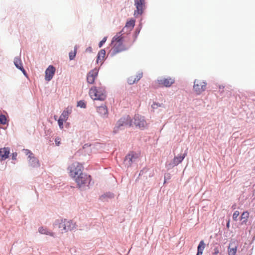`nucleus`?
<instances>
[{
  "mask_svg": "<svg viewBox=\"0 0 255 255\" xmlns=\"http://www.w3.org/2000/svg\"><path fill=\"white\" fill-rule=\"evenodd\" d=\"M132 121L128 115H126L122 117L116 124L114 128L113 132L118 133L120 130L124 129L127 127H131L132 125Z\"/></svg>",
  "mask_w": 255,
  "mask_h": 255,
  "instance_id": "1",
  "label": "nucleus"
},
{
  "mask_svg": "<svg viewBox=\"0 0 255 255\" xmlns=\"http://www.w3.org/2000/svg\"><path fill=\"white\" fill-rule=\"evenodd\" d=\"M75 178V181L77 184L78 187L81 190H85L89 186L91 181L90 175L87 174L80 172L79 175Z\"/></svg>",
  "mask_w": 255,
  "mask_h": 255,
  "instance_id": "2",
  "label": "nucleus"
},
{
  "mask_svg": "<svg viewBox=\"0 0 255 255\" xmlns=\"http://www.w3.org/2000/svg\"><path fill=\"white\" fill-rule=\"evenodd\" d=\"M89 94L94 100L103 101L107 97L104 87H94L91 88L89 91Z\"/></svg>",
  "mask_w": 255,
  "mask_h": 255,
  "instance_id": "3",
  "label": "nucleus"
},
{
  "mask_svg": "<svg viewBox=\"0 0 255 255\" xmlns=\"http://www.w3.org/2000/svg\"><path fill=\"white\" fill-rule=\"evenodd\" d=\"M128 43L127 45L123 43H116L110 52L111 56L113 57L120 52L128 50L132 46V43Z\"/></svg>",
  "mask_w": 255,
  "mask_h": 255,
  "instance_id": "4",
  "label": "nucleus"
},
{
  "mask_svg": "<svg viewBox=\"0 0 255 255\" xmlns=\"http://www.w3.org/2000/svg\"><path fill=\"white\" fill-rule=\"evenodd\" d=\"M24 151L25 154L28 155L29 166L33 168L39 167L40 166L39 161L34 156L33 153L29 149H24Z\"/></svg>",
  "mask_w": 255,
  "mask_h": 255,
  "instance_id": "5",
  "label": "nucleus"
},
{
  "mask_svg": "<svg viewBox=\"0 0 255 255\" xmlns=\"http://www.w3.org/2000/svg\"><path fill=\"white\" fill-rule=\"evenodd\" d=\"M138 158L137 154L133 152H131L127 154L124 160V164L125 167L128 168L130 167L132 164L135 163Z\"/></svg>",
  "mask_w": 255,
  "mask_h": 255,
  "instance_id": "6",
  "label": "nucleus"
},
{
  "mask_svg": "<svg viewBox=\"0 0 255 255\" xmlns=\"http://www.w3.org/2000/svg\"><path fill=\"white\" fill-rule=\"evenodd\" d=\"M136 10L134 11V15H142L143 12V7L145 6V0H134Z\"/></svg>",
  "mask_w": 255,
  "mask_h": 255,
  "instance_id": "7",
  "label": "nucleus"
},
{
  "mask_svg": "<svg viewBox=\"0 0 255 255\" xmlns=\"http://www.w3.org/2000/svg\"><path fill=\"white\" fill-rule=\"evenodd\" d=\"M207 83L204 81L195 80L194 82L193 88L195 91L199 94L206 89Z\"/></svg>",
  "mask_w": 255,
  "mask_h": 255,
  "instance_id": "8",
  "label": "nucleus"
},
{
  "mask_svg": "<svg viewBox=\"0 0 255 255\" xmlns=\"http://www.w3.org/2000/svg\"><path fill=\"white\" fill-rule=\"evenodd\" d=\"M133 123L136 127H138L141 129H143L147 125L144 117L139 115L134 116Z\"/></svg>",
  "mask_w": 255,
  "mask_h": 255,
  "instance_id": "9",
  "label": "nucleus"
},
{
  "mask_svg": "<svg viewBox=\"0 0 255 255\" xmlns=\"http://www.w3.org/2000/svg\"><path fill=\"white\" fill-rule=\"evenodd\" d=\"M82 165L79 163H75L72 164L70 169V174L72 177L75 178L79 175L81 171Z\"/></svg>",
  "mask_w": 255,
  "mask_h": 255,
  "instance_id": "10",
  "label": "nucleus"
},
{
  "mask_svg": "<svg viewBox=\"0 0 255 255\" xmlns=\"http://www.w3.org/2000/svg\"><path fill=\"white\" fill-rule=\"evenodd\" d=\"M99 69L95 68L91 70L87 76V81L89 84H93L98 74Z\"/></svg>",
  "mask_w": 255,
  "mask_h": 255,
  "instance_id": "11",
  "label": "nucleus"
},
{
  "mask_svg": "<svg viewBox=\"0 0 255 255\" xmlns=\"http://www.w3.org/2000/svg\"><path fill=\"white\" fill-rule=\"evenodd\" d=\"M55 68L53 65H49L45 72V80L47 81H50L55 72Z\"/></svg>",
  "mask_w": 255,
  "mask_h": 255,
  "instance_id": "12",
  "label": "nucleus"
},
{
  "mask_svg": "<svg viewBox=\"0 0 255 255\" xmlns=\"http://www.w3.org/2000/svg\"><path fill=\"white\" fill-rule=\"evenodd\" d=\"M187 154V149L185 151L184 153L183 154H179L177 156H175L173 160L171 163L172 166H175L178 165L179 163H181L183 159L185 158V156Z\"/></svg>",
  "mask_w": 255,
  "mask_h": 255,
  "instance_id": "13",
  "label": "nucleus"
},
{
  "mask_svg": "<svg viewBox=\"0 0 255 255\" xmlns=\"http://www.w3.org/2000/svg\"><path fill=\"white\" fill-rule=\"evenodd\" d=\"M97 111L102 118L104 119L108 118V110L106 105L102 104L97 107Z\"/></svg>",
  "mask_w": 255,
  "mask_h": 255,
  "instance_id": "14",
  "label": "nucleus"
},
{
  "mask_svg": "<svg viewBox=\"0 0 255 255\" xmlns=\"http://www.w3.org/2000/svg\"><path fill=\"white\" fill-rule=\"evenodd\" d=\"M159 84L163 85L166 87H170L174 83V79L168 77L167 78H161L158 80Z\"/></svg>",
  "mask_w": 255,
  "mask_h": 255,
  "instance_id": "15",
  "label": "nucleus"
},
{
  "mask_svg": "<svg viewBox=\"0 0 255 255\" xmlns=\"http://www.w3.org/2000/svg\"><path fill=\"white\" fill-rule=\"evenodd\" d=\"M10 154L9 147H3L0 148V161L5 160L9 157Z\"/></svg>",
  "mask_w": 255,
  "mask_h": 255,
  "instance_id": "16",
  "label": "nucleus"
},
{
  "mask_svg": "<svg viewBox=\"0 0 255 255\" xmlns=\"http://www.w3.org/2000/svg\"><path fill=\"white\" fill-rule=\"evenodd\" d=\"M65 222H66L65 232H67L69 231H71L76 229L77 226L73 220H69L65 219Z\"/></svg>",
  "mask_w": 255,
  "mask_h": 255,
  "instance_id": "17",
  "label": "nucleus"
},
{
  "mask_svg": "<svg viewBox=\"0 0 255 255\" xmlns=\"http://www.w3.org/2000/svg\"><path fill=\"white\" fill-rule=\"evenodd\" d=\"M115 42H116V43H121L124 42H128V39L126 38L125 35H123L121 34H119L118 33L112 38V43Z\"/></svg>",
  "mask_w": 255,
  "mask_h": 255,
  "instance_id": "18",
  "label": "nucleus"
},
{
  "mask_svg": "<svg viewBox=\"0 0 255 255\" xmlns=\"http://www.w3.org/2000/svg\"><path fill=\"white\" fill-rule=\"evenodd\" d=\"M237 248V243L236 242L230 243L228 248L229 255H236Z\"/></svg>",
  "mask_w": 255,
  "mask_h": 255,
  "instance_id": "19",
  "label": "nucleus"
},
{
  "mask_svg": "<svg viewBox=\"0 0 255 255\" xmlns=\"http://www.w3.org/2000/svg\"><path fill=\"white\" fill-rule=\"evenodd\" d=\"M65 224L66 222H65V219L61 220H57L55 221L54 223V226L55 227H57L58 228H59L60 229L61 233H63L65 232Z\"/></svg>",
  "mask_w": 255,
  "mask_h": 255,
  "instance_id": "20",
  "label": "nucleus"
},
{
  "mask_svg": "<svg viewBox=\"0 0 255 255\" xmlns=\"http://www.w3.org/2000/svg\"><path fill=\"white\" fill-rule=\"evenodd\" d=\"M205 247V244L204 241H201L197 247V253L196 255H202Z\"/></svg>",
  "mask_w": 255,
  "mask_h": 255,
  "instance_id": "21",
  "label": "nucleus"
},
{
  "mask_svg": "<svg viewBox=\"0 0 255 255\" xmlns=\"http://www.w3.org/2000/svg\"><path fill=\"white\" fill-rule=\"evenodd\" d=\"M131 30H129L128 28L127 27L126 25L123 28L122 30L118 32V34H121L123 35H125L126 36L127 39L129 38V35L130 34V32Z\"/></svg>",
  "mask_w": 255,
  "mask_h": 255,
  "instance_id": "22",
  "label": "nucleus"
},
{
  "mask_svg": "<svg viewBox=\"0 0 255 255\" xmlns=\"http://www.w3.org/2000/svg\"><path fill=\"white\" fill-rule=\"evenodd\" d=\"M14 64L15 66L18 69H19L21 67H23L21 60L20 57L17 56L15 57L13 61Z\"/></svg>",
  "mask_w": 255,
  "mask_h": 255,
  "instance_id": "23",
  "label": "nucleus"
},
{
  "mask_svg": "<svg viewBox=\"0 0 255 255\" xmlns=\"http://www.w3.org/2000/svg\"><path fill=\"white\" fill-rule=\"evenodd\" d=\"M249 217V213L248 211L244 212L241 217L240 220L242 221V224H246L247 222L248 219Z\"/></svg>",
  "mask_w": 255,
  "mask_h": 255,
  "instance_id": "24",
  "label": "nucleus"
},
{
  "mask_svg": "<svg viewBox=\"0 0 255 255\" xmlns=\"http://www.w3.org/2000/svg\"><path fill=\"white\" fill-rule=\"evenodd\" d=\"M72 111L71 108L68 107L62 113L61 115L60 116L63 118L64 119L67 120L68 118V116L71 114Z\"/></svg>",
  "mask_w": 255,
  "mask_h": 255,
  "instance_id": "25",
  "label": "nucleus"
},
{
  "mask_svg": "<svg viewBox=\"0 0 255 255\" xmlns=\"http://www.w3.org/2000/svg\"><path fill=\"white\" fill-rule=\"evenodd\" d=\"M114 197V194L110 192H107L102 195L100 197V200L103 201H105L108 200V199H112Z\"/></svg>",
  "mask_w": 255,
  "mask_h": 255,
  "instance_id": "26",
  "label": "nucleus"
},
{
  "mask_svg": "<svg viewBox=\"0 0 255 255\" xmlns=\"http://www.w3.org/2000/svg\"><path fill=\"white\" fill-rule=\"evenodd\" d=\"M106 55V50L105 49H101L98 53L97 56V63L99 62V61L101 60V57H102V60L105 59V56Z\"/></svg>",
  "mask_w": 255,
  "mask_h": 255,
  "instance_id": "27",
  "label": "nucleus"
},
{
  "mask_svg": "<svg viewBox=\"0 0 255 255\" xmlns=\"http://www.w3.org/2000/svg\"><path fill=\"white\" fill-rule=\"evenodd\" d=\"M39 232L41 234H44L46 235H49L50 236H53L54 233L48 231L46 229H44L43 227H40L38 230Z\"/></svg>",
  "mask_w": 255,
  "mask_h": 255,
  "instance_id": "28",
  "label": "nucleus"
},
{
  "mask_svg": "<svg viewBox=\"0 0 255 255\" xmlns=\"http://www.w3.org/2000/svg\"><path fill=\"white\" fill-rule=\"evenodd\" d=\"M135 20L134 19H131L128 21L126 23V26L128 28L129 30H132L135 25Z\"/></svg>",
  "mask_w": 255,
  "mask_h": 255,
  "instance_id": "29",
  "label": "nucleus"
},
{
  "mask_svg": "<svg viewBox=\"0 0 255 255\" xmlns=\"http://www.w3.org/2000/svg\"><path fill=\"white\" fill-rule=\"evenodd\" d=\"M77 46L75 45L74 47V52L71 51L70 52H69V59L70 60H72L75 58L76 53H77Z\"/></svg>",
  "mask_w": 255,
  "mask_h": 255,
  "instance_id": "30",
  "label": "nucleus"
},
{
  "mask_svg": "<svg viewBox=\"0 0 255 255\" xmlns=\"http://www.w3.org/2000/svg\"><path fill=\"white\" fill-rule=\"evenodd\" d=\"M140 29H141V26L135 29L134 33L132 35V37H133V41L131 42L130 43H132V44H133L134 42V41L136 40V39L140 32Z\"/></svg>",
  "mask_w": 255,
  "mask_h": 255,
  "instance_id": "31",
  "label": "nucleus"
},
{
  "mask_svg": "<svg viewBox=\"0 0 255 255\" xmlns=\"http://www.w3.org/2000/svg\"><path fill=\"white\" fill-rule=\"evenodd\" d=\"M7 119L5 115L3 114L0 115V124L4 125L6 124Z\"/></svg>",
  "mask_w": 255,
  "mask_h": 255,
  "instance_id": "32",
  "label": "nucleus"
},
{
  "mask_svg": "<svg viewBox=\"0 0 255 255\" xmlns=\"http://www.w3.org/2000/svg\"><path fill=\"white\" fill-rule=\"evenodd\" d=\"M66 120L64 119L63 118L60 117L58 120V124L59 128L61 129L63 128V122Z\"/></svg>",
  "mask_w": 255,
  "mask_h": 255,
  "instance_id": "33",
  "label": "nucleus"
},
{
  "mask_svg": "<svg viewBox=\"0 0 255 255\" xmlns=\"http://www.w3.org/2000/svg\"><path fill=\"white\" fill-rule=\"evenodd\" d=\"M77 107H79L81 108H86V104L84 101L80 100L77 103Z\"/></svg>",
  "mask_w": 255,
  "mask_h": 255,
  "instance_id": "34",
  "label": "nucleus"
},
{
  "mask_svg": "<svg viewBox=\"0 0 255 255\" xmlns=\"http://www.w3.org/2000/svg\"><path fill=\"white\" fill-rule=\"evenodd\" d=\"M142 75H143V73L142 71H138L137 73V74H136L135 77H134L135 80L136 82H138L142 78Z\"/></svg>",
  "mask_w": 255,
  "mask_h": 255,
  "instance_id": "35",
  "label": "nucleus"
},
{
  "mask_svg": "<svg viewBox=\"0 0 255 255\" xmlns=\"http://www.w3.org/2000/svg\"><path fill=\"white\" fill-rule=\"evenodd\" d=\"M128 82L129 85L133 84L136 83L135 78L134 76H131L128 79Z\"/></svg>",
  "mask_w": 255,
  "mask_h": 255,
  "instance_id": "36",
  "label": "nucleus"
},
{
  "mask_svg": "<svg viewBox=\"0 0 255 255\" xmlns=\"http://www.w3.org/2000/svg\"><path fill=\"white\" fill-rule=\"evenodd\" d=\"M240 214V213L238 211H236L234 212L233 215V219L236 221L238 220V217Z\"/></svg>",
  "mask_w": 255,
  "mask_h": 255,
  "instance_id": "37",
  "label": "nucleus"
},
{
  "mask_svg": "<svg viewBox=\"0 0 255 255\" xmlns=\"http://www.w3.org/2000/svg\"><path fill=\"white\" fill-rule=\"evenodd\" d=\"M107 39V37H104L103 39L99 43V47H102L103 44L106 42Z\"/></svg>",
  "mask_w": 255,
  "mask_h": 255,
  "instance_id": "38",
  "label": "nucleus"
},
{
  "mask_svg": "<svg viewBox=\"0 0 255 255\" xmlns=\"http://www.w3.org/2000/svg\"><path fill=\"white\" fill-rule=\"evenodd\" d=\"M162 105V104H160L158 103L154 102L152 105L151 107L153 109H157L158 107H161Z\"/></svg>",
  "mask_w": 255,
  "mask_h": 255,
  "instance_id": "39",
  "label": "nucleus"
},
{
  "mask_svg": "<svg viewBox=\"0 0 255 255\" xmlns=\"http://www.w3.org/2000/svg\"><path fill=\"white\" fill-rule=\"evenodd\" d=\"M60 138L59 137H56L55 139V144L57 146H59L60 144Z\"/></svg>",
  "mask_w": 255,
  "mask_h": 255,
  "instance_id": "40",
  "label": "nucleus"
},
{
  "mask_svg": "<svg viewBox=\"0 0 255 255\" xmlns=\"http://www.w3.org/2000/svg\"><path fill=\"white\" fill-rule=\"evenodd\" d=\"M19 70H20L22 72V73L23 74V75L27 77V73H26V71L25 70V69H24L23 67H21V68H20Z\"/></svg>",
  "mask_w": 255,
  "mask_h": 255,
  "instance_id": "41",
  "label": "nucleus"
},
{
  "mask_svg": "<svg viewBox=\"0 0 255 255\" xmlns=\"http://www.w3.org/2000/svg\"><path fill=\"white\" fill-rule=\"evenodd\" d=\"M17 155V154L16 152L12 153V156H11V159L12 160H16V159Z\"/></svg>",
  "mask_w": 255,
  "mask_h": 255,
  "instance_id": "42",
  "label": "nucleus"
},
{
  "mask_svg": "<svg viewBox=\"0 0 255 255\" xmlns=\"http://www.w3.org/2000/svg\"><path fill=\"white\" fill-rule=\"evenodd\" d=\"M170 179V174L169 173L166 174L164 176V183L166 182L167 179Z\"/></svg>",
  "mask_w": 255,
  "mask_h": 255,
  "instance_id": "43",
  "label": "nucleus"
},
{
  "mask_svg": "<svg viewBox=\"0 0 255 255\" xmlns=\"http://www.w3.org/2000/svg\"><path fill=\"white\" fill-rule=\"evenodd\" d=\"M219 250L218 249V248H216L214 249V253H213V255H217L218 253H219Z\"/></svg>",
  "mask_w": 255,
  "mask_h": 255,
  "instance_id": "44",
  "label": "nucleus"
},
{
  "mask_svg": "<svg viewBox=\"0 0 255 255\" xmlns=\"http://www.w3.org/2000/svg\"><path fill=\"white\" fill-rule=\"evenodd\" d=\"M86 51L90 52V53L92 52V48L90 46L87 47L86 49Z\"/></svg>",
  "mask_w": 255,
  "mask_h": 255,
  "instance_id": "45",
  "label": "nucleus"
},
{
  "mask_svg": "<svg viewBox=\"0 0 255 255\" xmlns=\"http://www.w3.org/2000/svg\"><path fill=\"white\" fill-rule=\"evenodd\" d=\"M143 170H141V171H140V173H139V176H140V175H141L142 174H143Z\"/></svg>",
  "mask_w": 255,
  "mask_h": 255,
  "instance_id": "46",
  "label": "nucleus"
},
{
  "mask_svg": "<svg viewBox=\"0 0 255 255\" xmlns=\"http://www.w3.org/2000/svg\"><path fill=\"white\" fill-rule=\"evenodd\" d=\"M229 226H230V223L229 222H228L227 224V228H229Z\"/></svg>",
  "mask_w": 255,
  "mask_h": 255,
  "instance_id": "47",
  "label": "nucleus"
},
{
  "mask_svg": "<svg viewBox=\"0 0 255 255\" xmlns=\"http://www.w3.org/2000/svg\"><path fill=\"white\" fill-rule=\"evenodd\" d=\"M219 88H220V89L224 88V87H223H223H221V86H220V87H219Z\"/></svg>",
  "mask_w": 255,
  "mask_h": 255,
  "instance_id": "48",
  "label": "nucleus"
},
{
  "mask_svg": "<svg viewBox=\"0 0 255 255\" xmlns=\"http://www.w3.org/2000/svg\"><path fill=\"white\" fill-rule=\"evenodd\" d=\"M219 88H220V89L224 88V87H223H223H221V86H220V87H219Z\"/></svg>",
  "mask_w": 255,
  "mask_h": 255,
  "instance_id": "49",
  "label": "nucleus"
},
{
  "mask_svg": "<svg viewBox=\"0 0 255 255\" xmlns=\"http://www.w3.org/2000/svg\"><path fill=\"white\" fill-rule=\"evenodd\" d=\"M219 88H220V89L224 88V87H223H223H221V86H220V87H219Z\"/></svg>",
  "mask_w": 255,
  "mask_h": 255,
  "instance_id": "50",
  "label": "nucleus"
},
{
  "mask_svg": "<svg viewBox=\"0 0 255 255\" xmlns=\"http://www.w3.org/2000/svg\"><path fill=\"white\" fill-rule=\"evenodd\" d=\"M87 146V144H84V147H84V148H85V146Z\"/></svg>",
  "mask_w": 255,
  "mask_h": 255,
  "instance_id": "51",
  "label": "nucleus"
}]
</instances>
